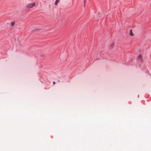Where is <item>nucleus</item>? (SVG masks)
Listing matches in <instances>:
<instances>
[{
	"mask_svg": "<svg viewBox=\"0 0 151 151\" xmlns=\"http://www.w3.org/2000/svg\"><path fill=\"white\" fill-rule=\"evenodd\" d=\"M35 3H33L28 4L27 6V7L28 8H31L35 6Z\"/></svg>",
	"mask_w": 151,
	"mask_h": 151,
	"instance_id": "f257e3e1",
	"label": "nucleus"
},
{
	"mask_svg": "<svg viewBox=\"0 0 151 151\" xmlns=\"http://www.w3.org/2000/svg\"><path fill=\"white\" fill-rule=\"evenodd\" d=\"M132 29H131L130 30V32L129 33V35L131 36H133L134 35V34H133V33H132Z\"/></svg>",
	"mask_w": 151,
	"mask_h": 151,
	"instance_id": "f03ea898",
	"label": "nucleus"
},
{
	"mask_svg": "<svg viewBox=\"0 0 151 151\" xmlns=\"http://www.w3.org/2000/svg\"><path fill=\"white\" fill-rule=\"evenodd\" d=\"M138 59L140 60H142L141 55V54H140L138 56Z\"/></svg>",
	"mask_w": 151,
	"mask_h": 151,
	"instance_id": "7ed1b4c3",
	"label": "nucleus"
},
{
	"mask_svg": "<svg viewBox=\"0 0 151 151\" xmlns=\"http://www.w3.org/2000/svg\"><path fill=\"white\" fill-rule=\"evenodd\" d=\"M59 2V0H56L55 3V5H57L58 4V3Z\"/></svg>",
	"mask_w": 151,
	"mask_h": 151,
	"instance_id": "20e7f679",
	"label": "nucleus"
},
{
	"mask_svg": "<svg viewBox=\"0 0 151 151\" xmlns=\"http://www.w3.org/2000/svg\"><path fill=\"white\" fill-rule=\"evenodd\" d=\"M15 24L14 22H11V26H13Z\"/></svg>",
	"mask_w": 151,
	"mask_h": 151,
	"instance_id": "39448f33",
	"label": "nucleus"
},
{
	"mask_svg": "<svg viewBox=\"0 0 151 151\" xmlns=\"http://www.w3.org/2000/svg\"><path fill=\"white\" fill-rule=\"evenodd\" d=\"M114 44L113 43H111V47H112L114 46Z\"/></svg>",
	"mask_w": 151,
	"mask_h": 151,
	"instance_id": "423d86ee",
	"label": "nucleus"
},
{
	"mask_svg": "<svg viewBox=\"0 0 151 151\" xmlns=\"http://www.w3.org/2000/svg\"><path fill=\"white\" fill-rule=\"evenodd\" d=\"M86 0H84V7H85V3L86 2Z\"/></svg>",
	"mask_w": 151,
	"mask_h": 151,
	"instance_id": "0eeeda50",
	"label": "nucleus"
},
{
	"mask_svg": "<svg viewBox=\"0 0 151 151\" xmlns=\"http://www.w3.org/2000/svg\"><path fill=\"white\" fill-rule=\"evenodd\" d=\"M53 85H54L55 84V82L54 81L53 82Z\"/></svg>",
	"mask_w": 151,
	"mask_h": 151,
	"instance_id": "6e6552de",
	"label": "nucleus"
}]
</instances>
